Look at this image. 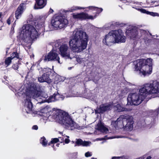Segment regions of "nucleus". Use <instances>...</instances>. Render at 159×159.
I'll use <instances>...</instances> for the list:
<instances>
[{"label":"nucleus","instance_id":"f257e3e1","mask_svg":"<svg viewBox=\"0 0 159 159\" xmlns=\"http://www.w3.org/2000/svg\"><path fill=\"white\" fill-rule=\"evenodd\" d=\"M89 36L83 30H75L72 39L69 41L70 47L73 52L79 53L85 49L89 41Z\"/></svg>","mask_w":159,"mask_h":159},{"label":"nucleus","instance_id":"f03ea898","mask_svg":"<svg viewBox=\"0 0 159 159\" xmlns=\"http://www.w3.org/2000/svg\"><path fill=\"white\" fill-rule=\"evenodd\" d=\"M135 70L141 76H148L152 72V59H139L134 62Z\"/></svg>","mask_w":159,"mask_h":159},{"label":"nucleus","instance_id":"7ed1b4c3","mask_svg":"<svg viewBox=\"0 0 159 159\" xmlns=\"http://www.w3.org/2000/svg\"><path fill=\"white\" fill-rule=\"evenodd\" d=\"M126 37L124 35L122 31L119 29L118 30H112L106 35L103 39V43L107 45H110L114 43H124Z\"/></svg>","mask_w":159,"mask_h":159},{"label":"nucleus","instance_id":"20e7f679","mask_svg":"<svg viewBox=\"0 0 159 159\" xmlns=\"http://www.w3.org/2000/svg\"><path fill=\"white\" fill-rule=\"evenodd\" d=\"M20 37L23 40L27 43H30L37 38L39 30L37 31L33 26L30 24H25L22 27Z\"/></svg>","mask_w":159,"mask_h":159},{"label":"nucleus","instance_id":"39448f33","mask_svg":"<svg viewBox=\"0 0 159 159\" xmlns=\"http://www.w3.org/2000/svg\"><path fill=\"white\" fill-rule=\"evenodd\" d=\"M26 99L24 101V107L26 112L29 113L32 110L33 105L31 101V98L38 100L40 97L39 92L36 91H33L31 89H27L25 92Z\"/></svg>","mask_w":159,"mask_h":159},{"label":"nucleus","instance_id":"423d86ee","mask_svg":"<svg viewBox=\"0 0 159 159\" xmlns=\"http://www.w3.org/2000/svg\"><path fill=\"white\" fill-rule=\"evenodd\" d=\"M141 93H144L146 97L150 94L159 93V82L154 81L152 83H147L144 84L140 89Z\"/></svg>","mask_w":159,"mask_h":159},{"label":"nucleus","instance_id":"0eeeda50","mask_svg":"<svg viewBox=\"0 0 159 159\" xmlns=\"http://www.w3.org/2000/svg\"><path fill=\"white\" fill-rule=\"evenodd\" d=\"M146 97L144 93H141L140 89L139 93H131L128 95L127 98L128 104L131 105H138Z\"/></svg>","mask_w":159,"mask_h":159},{"label":"nucleus","instance_id":"6e6552de","mask_svg":"<svg viewBox=\"0 0 159 159\" xmlns=\"http://www.w3.org/2000/svg\"><path fill=\"white\" fill-rule=\"evenodd\" d=\"M52 115L48 118L53 119H71L68 113L63 110L54 108L52 110Z\"/></svg>","mask_w":159,"mask_h":159},{"label":"nucleus","instance_id":"1a4fd4ad","mask_svg":"<svg viewBox=\"0 0 159 159\" xmlns=\"http://www.w3.org/2000/svg\"><path fill=\"white\" fill-rule=\"evenodd\" d=\"M52 25L55 27L60 28L64 27L68 24V21L61 16H58L53 18L52 20Z\"/></svg>","mask_w":159,"mask_h":159},{"label":"nucleus","instance_id":"9d476101","mask_svg":"<svg viewBox=\"0 0 159 159\" xmlns=\"http://www.w3.org/2000/svg\"><path fill=\"white\" fill-rule=\"evenodd\" d=\"M60 54L65 59H72L73 55L66 44H62L59 48Z\"/></svg>","mask_w":159,"mask_h":159},{"label":"nucleus","instance_id":"9b49d317","mask_svg":"<svg viewBox=\"0 0 159 159\" xmlns=\"http://www.w3.org/2000/svg\"><path fill=\"white\" fill-rule=\"evenodd\" d=\"M56 121L66 128L71 130L79 128V125L73 120H56Z\"/></svg>","mask_w":159,"mask_h":159},{"label":"nucleus","instance_id":"f8f14e48","mask_svg":"<svg viewBox=\"0 0 159 159\" xmlns=\"http://www.w3.org/2000/svg\"><path fill=\"white\" fill-rule=\"evenodd\" d=\"M112 107V105L110 104H102L99 108L95 110L96 114H97L98 119H99L98 116H100V113H103L106 111L110 110Z\"/></svg>","mask_w":159,"mask_h":159},{"label":"nucleus","instance_id":"ddd939ff","mask_svg":"<svg viewBox=\"0 0 159 159\" xmlns=\"http://www.w3.org/2000/svg\"><path fill=\"white\" fill-rule=\"evenodd\" d=\"M44 60L46 61H57L58 63H61L60 61L59 57L58 56L57 54L54 51H51L49 52L47 55L45 56Z\"/></svg>","mask_w":159,"mask_h":159},{"label":"nucleus","instance_id":"4468645a","mask_svg":"<svg viewBox=\"0 0 159 159\" xmlns=\"http://www.w3.org/2000/svg\"><path fill=\"white\" fill-rule=\"evenodd\" d=\"M96 130L94 132L95 134H99L98 132H102L103 133H107L108 132V129L104 125V124L101 120H99L98 123L96 126Z\"/></svg>","mask_w":159,"mask_h":159},{"label":"nucleus","instance_id":"2eb2a0df","mask_svg":"<svg viewBox=\"0 0 159 159\" xmlns=\"http://www.w3.org/2000/svg\"><path fill=\"white\" fill-rule=\"evenodd\" d=\"M122 123L123 128L126 131L132 130L135 124L133 120H123Z\"/></svg>","mask_w":159,"mask_h":159},{"label":"nucleus","instance_id":"dca6fc26","mask_svg":"<svg viewBox=\"0 0 159 159\" xmlns=\"http://www.w3.org/2000/svg\"><path fill=\"white\" fill-rule=\"evenodd\" d=\"M126 34L130 37L131 39L133 40L139 39L141 37V35H139L138 30L135 28L127 30Z\"/></svg>","mask_w":159,"mask_h":159},{"label":"nucleus","instance_id":"f3484780","mask_svg":"<svg viewBox=\"0 0 159 159\" xmlns=\"http://www.w3.org/2000/svg\"><path fill=\"white\" fill-rule=\"evenodd\" d=\"M73 18L75 19H77L81 20H84L86 19L92 20L96 17V16L93 17L92 16H89L88 14L87 13L82 12L77 14L73 13Z\"/></svg>","mask_w":159,"mask_h":159},{"label":"nucleus","instance_id":"a211bd4d","mask_svg":"<svg viewBox=\"0 0 159 159\" xmlns=\"http://www.w3.org/2000/svg\"><path fill=\"white\" fill-rule=\"evenodd\" d=\"M37 114L40 116H43L45 118H48V119H50L48 118L50 116L52 115V111H49L48 107H46L41 109L38 112Z\"/></svg>","mask_w":159,"mask_h":159},{"label":"nucleus","instance_id":"6ab92c4d","mask_svg":"<svg viewBox=\"0 0 159 159\" xmlns=\"http://www.w3.org/2000/svg\"><path fill=\"white\" fill-rule=\"evenodd\" d=\"M25 4L21 3L18 7L15 13V17L16 19L20 18L23 13V11L25 9Z\"/></svg>","mask_w":159,"mask_h":159},{"label":"nucleus","instance_id":"aec40b11","mask_svg":"<svg viewBox=\"0 0 159 159\" xmlns=\"http://www.w3.org/2000/svg\"><path fill=\"white\" fill-rule=\"evenodd\" d=\"M36 3L34 6L35 9H41L43 8L47 3L46 0H35Z\"/></svg>","mask_w":159,"mask_h":159},{"label":"nucleus","instance_id":"412c9836","mask_svg":"<svg viewBox=\"0 0 159 159\" xmlns=\"http://www.w3.org/2000/svg\"><path fill=\"white\" fill-rule=\"evenodd\" d=\"M75 143L78 146H82L86 147L90 146L92 144L90 141H83L80 139H76Z\"/></svg>","mask_w":159,"mask_h":159},{"label":"nucleus","instance_id":"4be33fe9","mask_svg":"<svg viewBox=\"0 0 159 159\" xmlns=\"http://www.w3.org/2000/svg\"><path fill=\"white\" fill-rule=\"evenodd\" d=\"M123 120H116L112 121L111 125L116 128H121L123 127Z\"/></svg>","mask_w":159,"mask_h":159},{"label":"nucleus","instance_id":"5701e85b","mask_svg":"<svg viewBox=\"0 0 159 159\" xmlns=\"http://www.w3.org/2000/svg\"><path fill=\"white\" fill-rule=\"evenodd\" d=\"M38 81L40 82H46L48 83L50 82V78L48 75L44 73L43 75L41 76L38 77Z\"/></svg>","mask_w":159,"mask_h":159},{"label":"nucleus","instance_id":"b1692460","mask_svg":"<svg viewBox=\"0 0 159 159\" xmlns=\"http://www.w3.org/2000/svg\"><path fill=\"white\" fill-rule=\"evenodd\" d=\"M115 111L118 112L123 111H129V110L125 108L119 104H117L114 107Z\"/></svg>","mask_w":159,"mask_h":159},{"label":"nucleus","instance_id":"393cba45","mask_svg":"<svg viewBox=\"0 0 159 159\" xmlns=\"http://www.w3.org/2000/svg\"><path fill=\"white\" fill-rule=\"evenodd\" d=\"M59 96V94H54L49 98L47 100V102H54L58 99L57 98Z\"/></svg>","mask_w":159,"mask_h":159},{"label":"nucleus","instance_id":"a878e982","mask_svg":"<svg viewBox=\"0 0 159 159\" xmlns=\"http://www.w3.org/2000/svg\"><path fill=\"white\" fill-rule=\"evenodd\" d=\"M85 7H77L76 6H74L72 7L71 8L67 10L66 11V12H72L74 11H76L78 9H84L85 8Z\"/></svg>","mask_w":159,"mask_h":159},{"label":"nucleus","instance_id":"bb28decb","mask_svg":"<svg viewBox=\"0 0 159 159\" xmlns=\"http://www.w3.org/2000/svg\"><path fill=\"white\" fill-rule=\"evenodd\" d=\"M140 11L141 12L143 13H146L147 14H149L150 15H151L152 16H159L158 13L156 12H150L148 11H146L144 9H141L140 10Z\"/></svg>","mask_w":159,"mask_h":159},{"label":"nucleus","instance_id":"cd10ccee","mask_svg":"<svg viewBox=\"0 0 159 159\" xmlns=\"http://www.w3.org/2000/svg\"><path fill=\"white\" fill-rule=\"evenodd\" d=\"M92 92L89 90L87 91L86 93H85V95L86 96L87 98L90 99L91 100L93 99V98L92 97L93 93Z\"/></svg>","mask_w":159,"mask_h":159},{"label":"nucleus","instance_id":"c85d7f7f","mask_svg":"<svg viewBox=\"0 0 159 159\" xmlns=\"http://www.w3.org/2000/svg\"><path fill=\"white\" fill-rule=\"evenodd\" d=\"M121 137L119 136H116L114 137H111L109 138H107V136H105L104 138H97L96 139V141H102L105 140H106L107 139H112L114 138H121Z\"/></svg>","mask_w":159,"mask_h":159},{"label":"nucleus","instance_id":"c756f323","mask_svg":"<svg viewBox=\"0 0 159 159\" xmlns=\"http://www.w3.org/2000/svg\"><path fill=\"white\" fill-rule=\"evenodd\" d=\"M133 119L132 116L129 115H121L120 116L119 118H118L117 119Z\"/></svg>","mask_w":159,"mask_h":159},{"label":"nucleus","instance_id":"7c9ffc66","mask_svg":"<svg viewBox=\"0 0 159 159\" xmlns=\"http://www.w3.org/2000/svg\"><path fill=\"white\" fill-rule=\"evenodd\" d=\"M72 59L76 61L77 62L79 63H81L85 61V59L84 58H81L79 57H75L73 55V57Z\"/></svg>","mask_w":159,"mask_h":159},{"label":"nucleus","instance_id":"2f4dec72","mask_svg":"<svg viewBox=\"0 0 159 159\" xmlns=\"http://www.w3.org/2000/svg\"><path fill=\"white\" fill-rule=\"evenodd\" d=\"M40 143L43 146H46L48 144L47 141L45 137H43L40 139Z\"/></svg>","mask_w":159,"mask_h":159},{"label":"nucleus","instance_id":"473e14b6","mask_svg":"<svg viewBox=\"0 0 159 159\" xmlns=\"http://www.w3.org/2000/svg\"><path fill=\"white\" fill-rule=\"evenodd\" d=\"M139 35H141V37L143 35H146L147 34L146 31L142 29H137Z\"/></svg>","mask_w":159,"mask_h":159},{"label":"nucleus","instance_id":"72a5a7b5","mask_svg":"<svg viewBox=\"0 0 159 159\" xmlns=\"http://www.w3.org/2000/svg\"><path fill=\"white\" fill-rule=\"evenodd\" d=\"M43 72H44V73H45L46 74L48 75H49L51 73L52 70L49 68L47 67L43 69Z\"/></svg>","mask_w":159,"mask_h":159},{"label":"nucleus","instance_id":"f704fd0d","mask_svg":"<svg viewBox=\"0 0 159 159\" xmlns=\"http://www.w3.org/2000/svg\"><path fill=\"white\" fill-rule=\"evenodd\" d=\"M47 16L45 15H42L39 16V19L40 21L42 23H43Z\"/></svg>","mask_w":159,"mask_h":159},{"label":"nucleus","instance_id":"c9c22d12","mask_svg":"<svg viewBox=\"0 0 159 159\" xmlns=\"http://www.w3.org/2000/svg\"><path fill=\"white\" fill-rule=\"evenodd\" d=\"M11 57H8L5 60V65H7V66H8L11 62V60H12Z\"/></svg>","mask_w":159,"mask_h":159},{"label":"nucleus","instance_id":"e433bc0d","mask_svg":"<svg viewBox=\"0 0 159 159\" xmlns=\"http://www.w3.org/2000/svg\"><path fill=\"white\" fill-rule=\"evenodd\" d=\"M11 57V58L12 59L15 58L18 59L19 57L18 54L17 52H14L12 53L11 57Z\"/></svg>","mask_w":159,"mask_h":159},{"label":"nucleus","instance_id":"4c0bfd02","mask_svg":"<svg viewBox=\"0 0 159 159\" xmlns=\"http://www.w3.org/2000/svg\"><path fill=\"white\" fill-rule=\"evenodd\" d=\"M92 8H93L94 9L97 11V12L98 13H99L101 12L103 10V9L102 8H98L97 7H89V8L90 9Z\"/></svg>","mask_w":159,"mask_h":159},{"label":"nucleus","instance_id":"58836bf2","mask_svg":"<svg viewBox=\"0 0 159 159\" xmlns=\"http://www.w3.org/2000/svg\"><path fill=\"white\" fill-rule=\"evenodd\" d=\"M59 141V139L58 138H55L53 139L51 141V143H56Z\"/></svg>","mask_w":159,"mask_h":159},{"label":"nucleus","instance_id":"ea45409f","mask_svg":"<svg viewBox=\"0 0 159 159\" xmlns=\"http://www.w3.org/2000/svg\"><path fill=\"white\" fill-rule=\"evenodd\" d=\"M85 156L86 157H91L92 156V153L88 152L85 153Z\"/></svg>","mask_w":159,"mask_h":159},{"label":"nucleus","instance_id":"a19ab883","mask_svg":"<svg viewBox=\"0 0 159 159\" xmlns=\"http://www.w3.org/2000/svg\"><path fill=\"white\" fill-rule=\"evenodd\" d=\"M159 111V108L156 110L154 111L153 113L155 116H157L158 114V111Z\"/></svg>","mask_w":159,"mask_h":159},{"label":"nucleus","instance_id":"79ce46f5","mask_svg":"<svg viewBox=\"0 0 159 159\" xmlns=\"http://www.w3.org/2000/svg\"><path fill=\"white\" fill-rule=\"evenodd\" d=\"M12 68L15 70H17L18 68V66L17 64H14L12 66Z\"/></svg>","mask_w":159,"mask_h":159},{"label":"nucleus","instance_id":"37998d69","mask_svg":"<svg viewBox=\"0 0 159 159\" xmlns=\"http://www.w3.org/2000/svg\"><path fill=\"white\" fill-rule=\"evenodd\" d=\"M39 25H38V24H37V25H36L35 27H36V29H37V30H38L39 29H41V28H42L43 26H42V25H40V27H39V28H38V27H39Z\"/></svg>","mask_w":159,"mask_h":159},{"label":"nucleus","instance_id":"c03bdc74","mask_svg":"<svg viewBox=\"0 0 159 159\" xmlns=\"http://www.w3.org/2000/svg\"><path fill=\"white\" fill-rule=\"evenodd\" d=\"M32 129H34L37 130L38 129V127L36 125H34L33 126Z\"/></svg>","mask_w":159,"mask_h":159},{"label":"nucleus","instance_id":"a18cd8bd","mask_svg":"<svg viewBox=\"0 0 159 159\" xmlns=\"http://www.w3.org/2000/svg\"><path fill=\"white\" fill-rule=\"evenodd\" d=\"M88 111L90 112L91 113H93V110H92L91 108H89L88 109Z\"/></svg>","mask_w":159,"mask_h":159},{"label":"nucleus","instance_id":"49530a36","mask_svg":"<svg viewBox=\"0 0 159 159\" xmlns=\"http://www.w3.org/2000/svg\"><path fill=\"white\" fill-rule=\"evenodd\" d=\"M70 140L68 139H65V142L66 143H68L70 142Z\"/></svg>","mask_w":159,"mask_h":159},{"label":"nucleus","instance_id":"de8ad7c7","mask_svg":"<svg viewBox=\"0 0 159 159\" xmlns=\"http://www.w3.org/2000/svg\"><path fill=\"white\" fill-rule=\"evenodd\" d=\"M126 93H125L124 92V91H121V94L120 95V96H123L124 95H125V94Z\"/></svg>","mask_w":159,"mask_h":159},{"label":"nucleus","instance_id":"09e8293b","mask_svg":"<svg viewBox=\"0 0 159 159\" xmlns=\"http://www.w3.org/2000/svg\"><path fill=\"white\" fill-rule=\"evenodd\" d=\"M7 23L9 25L10 24V18H9L8 19H7Z\"/></svg>","mask_w":159,"mask_h":159},{"label":"nucleus","instance_id":"8fccbe9b","mask_svg":"<svg viewBox=\"0 0 159 159\" xmlns=\"http://www.w3.org/2000/svg\"><path fill=\"white\" fill-rule=\"evenodd\" d=\"M49 12L51 13L53 12V10L52 9L50 8L49 10Z\"/></svg>","mask_w":159,"mask_h":159},{"label":"nucleus","instance_id":"3c124183","mask_svg":"<svg viewBox=\"0 0 159 159\" xmlns=\"http://www.w3.org/2000/svg\"><path fill=\"white\" fill-rule=\"evenodd\" d=\"M9 50V48H7L6 49V53H7L8 52V51Z\"/></svg>","mask_w":159,"mask_h":159},{"label":"nucleus","instance_id":"603ef678","mask_svg":"<svg viewBox=\"0 0 159 159\" xmlns=\"http://www.w3.org/2000/svg\"><path fill=\"white\" fill-rule=\"evenodd\" d=\"M151 157L150 156H148V157L146 159H151Z\"/></svg>","mask_w":159,"mask_h":159},{"label":"nucleus","instance_id":"864d4df0","mask_svg":"<svg viewBox=\"0 0 159 159\" xmlns=\"http://www.w3.org/2000/svg\"><path fill=\"white\" fill-rule=\"evenodd\" d=\"M71 67H69V68H68V69L70 70L71 69Z\"/></svg>","mask_w":159,"mask_h":159},{"label":"nucleus","instance_id":"5fc2aeb1","mask_svg":"<svg viewBox=\"0 0 159 159\" xmlns=\"http://www.w3.org/2000/svg\"><path fill=\"white\" fill-rule=\"evenodd\" d=\"M66 137L68 138H69V136H66Z\"/></svg>","mask_w":159,"mask_h":159},{"label":"nucleus","instance_id":"6e6d98bb","mask_svg":"<svg viewBox=\"0 0 159 159\" xmlns=\"http://www.w3.org/2000/svg\"><path fill=\"white\" fill-rule=\"evenodd\" d=\"M58 144H56V145L57 146V147H58Z\"/></svg>","mask_w":159,"mask_h":159},{"label":"nucleus","instance_id":"4d7b16f0","mask_svg":"<svg viewBox=\"0 0 159 159\" xmlns=\"http://www.w3.org/2000/svg\"><path fill=\"white\" fill-rule=\"evenodd\" d=\"M91 159H95L93 157H92L91 158Z\"/></svg>","mask_w":159,"mask_h":159},{"label":"nucleus","instance_id":"13d9d810","mask_svg":"<svg viewBox=\"0 0 159 159\" xmlns=\"http://www.w3.org/2000/svg\"><path fill=\"white\" fill-rule=\"evenodd\" d=\"M159 6V5H156V6Z\"/></svg>","mask_w":159,"mask_h":159},{"label":"nucleus","instance_id":"bf43d9fd","mask_svg":"<svg viewBox=\"0 0 159 159\" xmlns=\"http://www.w3.org/2000/svg\"><path fill=\"white\" fill-rule=\"evenodd\" d=\"M143 123H144V122H145V121H143Z\"/></svg>","mask_w":159,"mask_h":159},{"label":"nucleus","instance_id":"052dcab7","mask_svg":"<svg viewBox=\"0 0 159 159\" xmlns=\"http://www.w3.org/2000/svg\"><path fill=\"white\" fill-rule=\"evenodd\" d=\"M104 143V142H102V143Z\"/></svg>","mask_w":159,"mask_h":159}]
</instances>
